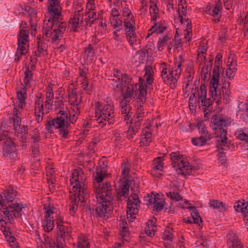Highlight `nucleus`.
Here are the masks:
<instances>
[{
	"mask_svg": "<svg viewBox=\"0 0 248 248\" xmlns=\"http://www.w3.org/2000/svg\"><path fill=\"white\" fill-rule=\"evenodd\" d=\"M110 23L117 31H119L123 28V22L119 17L116 18H110Z\"/></svg>",
	"mask_w": 248,
	"mask_h": 248,
	"instance_id": "nucleus-47",
	"label": "nucleus"
},
{
	"mask_svg": "<svg viewBox=\"0 0 248 248\" xmlns=\"http://www.w3.org/2000/svg\"><path fill=\"white\" fill-rule=\"evenodd\" d=\"M57 232L58 235L62 238H64L69 235L70 229L68 226H65L63 224L57 226Z\"/></svg>",
	"mask_w": 248,
	"mask_h": 248,
	"instance_id": "nucleus-41",
	"label": "nucleus"
},
{
	"mask_svg": "<svg viewBox=\"0 0 248 248\" xmlns=\"http://www.w3.org/2000/svg\"><path fill=\"white\" fill-rule=\"evenodd\" d=\"M210 140V136L201 135L199 138L193 139L192 140V143L196 146H202L206 143V142Z\"/></svg>",
	"mask_w": 248,
	"mask_h": 248,
	"instance_id": "nucleus-43",
	"label": "nucleus"
},
{
	"mask_svg": "<svg viewBox=\"0 0 248 248\" xmlns=\"http://www.w3.org/2000/svg\"><path fill=\"white\" fill-rule=\"evenodd\" d=\"M237 68L235 67L233 68H228L226 70V75L227 77L229 78L230 80H232L233 78L235 73L236 72Z\"/></svg>",
	"mask_w": 248,
	"mask_h": 248,
	"instance_id": "nucleus-63",
	"label": "nucleus"
},
{
	"mask_svg": "<svg viewBox=\"0 0 248 248\" xmlns=\"http://www.w3.org/2000/svg\"><path fill=\"white\" fill-rule=\"evenodd\" d=\"M208 47L206 44L202 43L198 49V59H201V61H204L206 59V56L204 55L207 50Z\"/></svg>",
	"mask_w": 248,
	"mask_h": 248,
	"instance_id": "nucleus-45",
	"label": "nucleus"
},
{
	"mask_svg": "<svg viewBox=\"0 0 248 248\" xmlns=\"http://www.w3.org/2000/svg\"><path fill=\"white\" fill-rule=\"evenodd\" d=\"M79 108L76 107L71 108L69 111V121L71 123L74 124L76 122L79 115Z\"/></svg>",
	"mask_w": 248,
	"mask_h": 248,
	"instance_id": "nucleus-40",
	"label": "nucleus"
},
{
	"mask_svg": "<svg viewBox=\"0 0 248 248\" xmlns=\"http://www.w3.org/2000/svg\"><path fill=\"white\" fill-rule=\"evenodd\" d=\"M36 57L44 56L47 55V45L41 40H39L37 43V49L36 51Z\"/></svg>",
	"mask_w": 248,
	"mask_h": 248,
	"instance_id": "nucleus-35",
	"label": "nucleus"
},
{
	"mask_svg": "<svg viewBox=\"0 0 248 248\" xmlns=\"http://www.w3.org/2000/svg\"><path fill=\"white\" fill-rule=\"evenodd\" d=\"M46 247L48 248H62V245L56 242L51 238L47 236L45 238Z\"/></svg>",
	"mask_w": 248,
	"mask_h": 248,
	"instance_id": "nucleus-46",
	"label": "nucleus"
},
{
	"mask_svg": "<svg viewBox=\"0 0 248 248\" xmlns=\"http://www.w3.org/2000/svg\"><path fill=\"white\" fill-rule=\"evenodd\" d=\"M228 123L229 121L222 116L215 115L212 118L213 129L217 136V147L218 149L225 150L228 148L226 129Z\"/></svg>",
	"mask_w": 248,
	"mask_h": 248,
	"instance_id": "nucleus-7",
	"label": "nucleus"
},
{
	"mask_svg": "<svg viewBox=\"0 0 248 248\" xmlns=\"http://www.w3.org/2000/svg\"><path fill=\"white\" fill-rule=\"evenodd\" d=\"M174 43V39H172L171 34H167L159 38L157 44L158 50L162 51L166 46H167L168 49L170 50L173 46Z\"/></svg>",
	"mask_w": 248,
	"mask_h": 248,
	"instance_id": "nucleus-21",
	"label": "nucleus"
},
{
	"mask_svg": "<svg viewBox=\"0 0 248 248\" xmlns=\"http://www.w3.org/2000/svg\"><path fill=\"white\" fill-rule=\"evenodd\" d=\"M138 88L137 84H133L128 86L125 92L123 94L122 101L129 102L134 93L136 92Z\"/></svg>",
	"mask_w": 248,
	"mask_h": 248,
	"instance_id": "nucleus-32",
	"label": "nucleus"
},
{
	"mask_svg": "<svg viewBox=\"0 0 248 248\" xmlns=\"http://www.w3.org/2000/svg\"><path fill=\"white\" fill-rule=\"evenodd\" d=\"M136 30L126 31L125 34L127 40L130 45H133L136 41Z\"/></svg>",
	"mask_w": 248,
	"mask_h": 248,
	"instance_id": "nucleus-49",
	"label": "nucleus"
},
{
	"mask_svg": "<svg viewBox=\"0 0 248 248\" xmlns=\"http://www.w3.org/2000/svg\"><path fill=\"white\" fill-rule=\"evenodd\" d=\"M156 32L157 33H161L163 32L167 28V24L165 21L158 22L154 25Z\"/></svg>",
	"mask_w": 248,
	"mask_h": 248,
	"instance_id": "nucleus-51",
	"label": "nucleus"
},
{
	"mask_svg": "<svg viewBox=\"0 0 248 248\" xmlns=\"http://www.w3.org/2000/svg\"><path fill=\"white\" fill-rule=\"evenodd\" d=\"M245 109L243 110L241 115V119L242 121L248 123V101L245 104Z\"/></svg>",
	"mask_w": 248,
	"mask_h": 248,
	"instance_id": "nucleus-64",
	"label": "nucleus"
},
{
	"mask_svg": "<svg viewBox=\"0 0 248 248\" xmlns=\"http://www.w3.org/2000/svg\"><path fill=\"white\" fill-rule=\"evenodd\" d=\"M37 62L36 52L34 51V54L31 56L30 62L28 66L30 70H34L35 69Z\"/></svg>",
	"mask_w": 248,
	"mask_h": 248,
	"instance_id": "nucleus-59",
	"label": "nucleus"
},
{
	"mask_svg": "<svg viewBox=\"0 0 248 248\" xmlns=\"http://www.w3.org/2000/svg\"><path fill=\"white\" fill-rule=\"evenodd\" d=\"M68 116L66 111L60 110L56 118L47 121L46 129L48 132L53 130V128L59 129V135L66 139L70 130V124L67 121Z\"/></svg>",
	"mask_w": 248,
	"mask_h": 248,
	"instance_id": "nucleus-8",
	"label": "nucleus"
},
{
	"mask_svg": "<svg viewBox=\"0 0 248 248\" xmlns=\"http://www.w3.org/2000/svg\"><path fill=\"white\" fill-rule=\"evenodd\" d=\"M3 141V154L5 157H9L12 161L16 160L17 157V149L16 145L8 135L7 131L0 133V141Z\"/></svg>",
	"mask_w": 248,
	"mask_h": 248,
	"instance_id": "nucleus-12",
	"label": "nucleus"
},
{
	"mask_svg": "<svg viewBox=\"0 0 248 248\" xmlns=\"http://www.w3.org/2000/svg\"><path fill=\"white\" fill-rule=\"evenodd\" d=\"M39 152V145L37 143L32 144V154H33V157L35 158L34 160L39 161L40 157L38 155Z\"/></svg>",
	"mask_w": 248,
	"mask_h": 248,
	"instance_id": "nucleus-61",
	"label": "nucleus"
},
{
	"mask_svg": "<svg viewBox=\"0 0 248 248\" xmlns=\"http://www.w3.org/2000/svg\"><path fill=\"white\" fill-rule=\"evenodd\" d=\"M29 31L25 27L21 29L18 34V45L25 46L28 42Z\"/></svg>",
	"mask_w": 248,
	"mask_h": 248,
	"instance_id": "nucleus-33",
	"label": "nucleus"
},
{
	"mask_svg": "<svg viewBox=\"0 0 248 248\" xmlns=\"http://www.w3.org/2000/svg\"><path fill=\"white\" fill-rule=\"evenodd\" d=\"M145 72L143 78L146 79L147 83L151 85L153 82V70L152 66L150 65H146L144 68Z\"/></svg>",
	"mask_w": 248,
	"mask_h": 248,
	"instance_id": "nucleus-36",
	"label": "nucleus"
},
{
	"mask_svg": "<svg viewBox=\"0 0 248 248\" xmlns=\"http://www.w3.org/2000/svg\"><path fill=\"white\" fill-rule=\"evenodd\" d=\"M158 194L152 195L148 196L147 201L150 205H154V211H161L163 209L165 205V201L163 198L159 197Z\"/></svg>",
	"mask_w": 248,
	"mask_h": 248,
	"instance_id": "nucleus-24",
	"label": "nucleus"
},
{
	"mask_svg": "<svg viewBox=\"0 0 248 248\" xmlns=\"http://www.w3.org/2000/svg\"><path fill=\"white\" fill-rule=\"evenodd\" d=\"M237 138L240 140H245L248 143V134L242 129H238L235 133Z\"/></svg>",
	"mask_w": 248,
	"mask_h": 248,
	"instance_id": "nucleus-57",
	"label": "nucleus"
},
{
	"mask_svg": "<svg viewBox=\"0 0 248 248\" xmlns=\"http://www.w3.org/2000/svg\"><path fill=\"white\" fill-rule=\"evenodd\" d=\"M122 16L123 20L125 19L133 18L134 16L132 14L131 10L128 7L125 6L123 8L122 10Z\"/></svg>",
	"mask_w": 248,
	"mask_h": 248,
	"instance_id": "nucleus-60",
	"label": "nucleus"
},
{
	"mask_svg": "<svg viewBox=\"0 0 248 248\" xmlns=\"http://www.w3.org/2000/svg\"><path fill=\"white\" fill-rule=\"evenodd\" d=\"M72 175L70 179V186H72L74 194L71 195L70 199L69 210L70 214L74 216L78 210V202H84L89 197V190L81 170H75Z\"/></svg>",
	"mask_w": 248,
	"mask_h": 248,
	"instance_id": "nucleus-2",
	"label": "nucleus"
},
{
	"mask_svg": "<svg viewBox=\"0 0 248 248\" xmlns=\"http://www.w3.org/2000/svg\"><path fill=\"white\" fill-rule=\"evenodd\" d=\"M48 11L51 16L48 20L49 24H46L43 27V34L55 42L60 40L63 36L66 28V24L62 21V17L59 0H49Z\"/></svg>",
	"mask_w": 248,
	"mask_h": 248,
	"instance_id": "nucleus-1",
	"label": "nucleus"
},
{
	"mask_svg": "<svg viewBox=\"0 0 248 248\" xmlns=\"http://www.w3.org/2000/svg\"><path fill=\"white\" fill-rule=\"evenodd\" d=\"M230 85V83L227 82V83L224 84L222 86L223 100L226 104L228 103L231 100L230 96V91L228 89Z\"/></svg>",
	"mask_w": 248,
	"mask_h": 248,
	"instance_id": "nucleus-44",
	"label": "nucleus"
},
{
	"mask_svg": "<svg viewBox=\"0 0 248 248\" xmlns=\"http://www.w3.org/2000/svg\"><path fill=\"white\" fill-rule=\"evenodd\" d=\"M234 209L237 211H240L244 215L245 218L248 217V200L245 202V200H242L235 203Z\"/></svg>",
	"mask_w": 248,
	"mask_h": 248,
	"instance_id": "nucleus-31",
	"label": "nucleus"
},
{
	"mask_svg": "<svg viewBox=\"0 0 248 248\" xmlns=\"http://www.w3.org/2000/svg\"><path fill=\"white\" fill-rule=\"evenodd\" d=\"M172 229L170 227L166 228L163 233V238L165 241H171L172 240Z\"/></svg>",
	"mask_w": 248,
	"mask_h": 248,
	"instance_id": "nucleus-55",
	"label": "nucleus"
},
{
	"mask_svg": "<svg viewBox=\"0 0 248 248\" xmlns=\"http://www.w3.org/2000/svg\"><path fill=\"white\" fill-rule=\"evenodd\" d=\"M93 191L97 202L104 203L108 205H112L114 191L109 182H105L98 186L95 184Z\"/></svg>",
	"mask_w": 248,
	"mask_h": 248,
	"instance_id": "nucleus-9",
	"label": "nucleus"
},
{
	"mask_svg": "<svg viewBox=\"0 0 248 248\" xmlns=\"http://www.w3.org/2000/svg\"><path fill=\"white\" fill-rule=\"evenodd\" d=\"M136 107H137V111L133 119L142 122L143 118L144 117L143 107L140 103V104H138Z\"/></svg>",
	"mask_w": 248,
	"mask_h": 248,
	"instance_id": "nucleus-42",
	"label": "nucleus"
},
{
	"mask_svg": "<svg viewBox=\"0 0 248 248\" xmlns=\"http://www.w3.org/2000/svg\"><path fill=\"white\" fill-rule=\"evenodd\" d=\"M46 170L47 180L50 181L51 182L53 183L55 178V171L54 168L50 166H48L46 167Z\"/></svg>",
	"mask_w": 248,
	"mask_h": 248,
	"instance_id": "nucleus-52",
	"label": "nucleus"
},
{
	"mask_svg": "<svg viewBox=\"0 0 248 248\" xmlns=\"http://www.w3.org/2000/svg\"><path fill=\"white\" fill-rule=\"evenodd\" d=\"M163 169V158L161 157H158L154 160L153 167L152 170L153 175L159 177L161 176V171Z\"/></svg>",
	"mask_w": 248,
	"mask_h": 248,
	"instance_id": "nucleus-28",
	"label": "nucleus"
},
{
	"mask_svg": "<svg viewBox=\"0 0 248 248\" xmlns=\"http://www.w3.org/2000/svg\"><path fill=\"white\" fill-rule=\"evenodd\" d=\"M209 205L213 209L220 212H223L228 210V206L225 203L218 200H210L209 202Z\"/></svg>",
	"mask_w": 248,
	"mask_h": 248,
	"instance_id": "nucleus-30",
	"label": "nucleus"
},
{
	"mask_svg": "<svg viewBox=\"0 0 248 248\" xmlns=\"http://www.w3.org/2000/svg\"><path fill=\"white\" fill-rule=\"evenodd\" d=\"M152 0L150 1V13L152 19L153 20H156L159 17V10L156 4Z\"/></svg>",
	"mask_w": 248,
	"mask_h": 248,
	"instance_id": "nucleus-37",
	"label": "nucleus"
},
{
	"mask_svg": "<svg viewBox=\"0 0 248 248\" xmlns=\"http://www.w3.org/2000/svg\"><path fill=\"white\" fill-rule=\"evenodd\" d=\"M166 195L168 198H170L171 200H175L176 201H179L182 200V197L177 192H169L166 193Z\"/></svg>",
	"mask_w": 248,
	"mask_h": 248,
	"instance_id": "nucleus-62",
	"label": "nucleus"
},
{
	"mask_svg": "<svg viewBox=\"0 0 248 248\" xmlns=\"http://www.w3.org/2000/svg\"><path fill=\"white\" fill-rule=\"evenodd\" d=\"M94 57V52L92 45L89 44L87 47L84 48L83 58L86 62H92Z\"/></svg>",
	"mask_w": 248,
	"mask_h": 248,
	"instance_id": "nucleus-34",
	"label": "nucleus"
},
{
	"mask_svg": "<svg viewBox=\"0 0 248 248\" xmlns=\"http://www.w3.org/2000/svg\"><path fill=\"white\" fill-rule=\"evenodd\" d=\"M226 242L229 248H244V245L237 234L230 231L226 236Z\"/></svg>",
	"mask_w": 248,
	"mask_h": 248,
	"instance_id": "nucleus-22",
	"label": "nucleus"
},
{
	"mask_svg": "<svg viewBox=\"0 0 248 248\" xmlns=\"http://www.w3.org/2000/svg\"><path fill=\"white\" fill-rule=\"evenodd\" d=\"M122 174L124 178H126L128 176L130 170V165L127 162H124L122 164Z\"/></svg>",
	"mask_w": 248,
	"mask_h": 248,
	"instance_id": "nucleus-53",
	"label": "nucleus"
},
{
	"mask_svg": "<svg viewBox=\"0 0 248 248\" xmlns=\"http://www.w3.org/2000/svg\"><path fill=\"white\" fill-rule=\"evenodd\" d=\"M68 101L71 105V107L80 108L81 96L77 93L75 89H72L69 91Z\"/></svg>",
	"mask_w": 248,
	"mask_h": 248,
	"instance_id": "nucleus-26",
	"label": "nucleus"
},
{
	"mask_svg": "<svg viewBox=\"0 0 248 248\" xmlns=\"http://www.w3.org/2000/svg\"><path fill=\"white\" fill-rule=\"evenodd\" d=\"M24 75L25 77L23 79V85L25 87H30V83L33 79V74L31 70L29 69V66L26 68Z\"/></svg>",
	"mask_w": 248,
	"mask_h": 248,
	"instance_id": "nucleus-39",
	"label": "nucleus"
},
{
	"mask_svg": "<svg viewBox=\"0 0 248 248\" xmlns=\"http://www.w3.org/2000/svg\"><path fill=\"white\" fill-rule=\"evenodd\" d=\"M207 91L204 85L202 84L197 91L198 102L204 110V115H207L212 111V101L210 98H206Z\"/></svg>",
	"mask_w": 248,
	"mask_h": 248,
	"instance_id": "nucleus-14",
	"label": "nucleus"
},
{
	"mask_svg": "<svg viewBox=\"0 0 248 248\" xmlns=\"http://www.w3.org/2000/svg\"><path fill=\"white\" fill-rule=\"evenodd\" d=\"M16 191L13 190H8L5 195V200L8 202L13 203V202L16 197Z\"/></svg>",
	"mask_w": 248,
	"mask_h": 248,
	"instance_id": "nucleus-56",
	"label": "nucleus"
},
{
	"mask_svg": "<svg viewBox=\"0 0 248 248\" xmlns=\"http://www.w3.org/2000/svg\"><path fill=\"white\" fill-rule=\"evenodd\" d=\"M219 66H216L212 72V77L210 81V93L211 97L219 105L221 103V95L220 91H217L219 78Z\"/></svg>",
	"mask_w": 248,
	"mask_h": 248,
	"instance_id": "nucleus-13",
	"label": "nucleus"
},
{
	"mask_svg": "<svg viewBox=\"0 0 248 248\" xmlns=\"http://www.w3.org/2000/svg\"><path fill=\"white\" fill-rule=\"evenodd\" d=\"M170 159L172 167L179 175L186 176L191 172L192 167L189 165L187 159L179 153H171L170 154Z\"/></svg>",
	"mask_w": 248,
	"mask_h": 248,
	"instance_id": "nucleus-10",
	"label": "nucleus"
},
{
	"mask_svg": "<svg viewBox=\"0 0 248 248\" xmlns=\"http://www.w3.org/2000/svg\"><path fill=\"white\" fill-rule=\"evenodd\" d=\"M183 62V56L179 55L176 59L174 66L172 67L166 63H160L159 70L161 72V77L166 84L170 85L172 88L176 86L182 72L181 66Z\"/></svg>",
	"mask_w": 248,
	"mask_h": 248,
	"instance_id": "nucleus-4",
	"label": "nucleus"
},
{
	"mask_svg": "<svg viewBox=\"0 0 248 248\" xmlns=\"http://www.w3.org/2000/svg\"><path fill=\"white\" fill-rule=\"evenodd\" d=\"M185 5H181L178 6V12L179 14V18L180 21H183V19H185L184 16H186L187 15V8Z\"/></svg>",
	"mask_w": 248,
	"mask_h": 248,
	"instance_id": "nucleus-58",
	"label": "nucleus"
},
{
	"mask_svg": "<svg viewBox=\"0 0 248 248\" xmlns=\"http://www.w3.org/2000/svg\"><path fill=\"white\" fill-rule=\"evenodd\" d=\"M139 94L138 98V101L137 102L138 104H140V103L141 104H143V103L145 102L146 100V95L147 94V86L146 83L144 79L142 78H140L139 79Z\"/></svg>",
	"mask_w": 248,
	"mask_h": 248,
	"instance_id": "nucleus-25",
	"label": "nucleus"
},
{
	"mask_svg": "<svg viewBox=\"0 0 248 248\" xmlns=\"http://www.w3.org/2000/svg\"><path fill=\"white\" fill-rule=\"evenodd\" d=\"M95 120L99 126L103 127L108 123L109 125L114 122V106L111 102H97L94 108Z\"/></svg>",
	"mask_w": 248,
	"mask_h": 248,
	"instance_id": "nucleus-6",
	"label": "nucleus"
},
{
	"mask_svg": "<svg viewBox=\"0 0 248 248\" xmlns=\"http://www.w3.org/2000/svg\"><path fill=\"white\" fill-rule=\"evenodd\" d=\"M120 112L123 116V119L126 124H128V121L131 117L132 107L129 102L121 100L119 104Z\"/></svg>",
	"mask_w": 248,
	"mask_h": 248,
	"instance_id": "nucleus-23",
	"label": "nucleus"
},
{
	"mask_svg": "<svg viewBox=\"0 0 248 248\" xmlns=\"http://www.w3.org/2000/svg\"><path fill=\"white\" fill-rule=\"evenodd\" d=\"M197 127L199 129L200 133L202 136H210L206 128L205 127L204 123L202 121H200L198 122Z\"/></svg>",
	"mask_w": 248,
	"mask_h": 248,
	"instance_id": "nucleus-54",
	"label": "nucleus"
},
{
	"mask_svg": "<svg viewBox=\"0 0 248 248\" xmlns=\"http://www.w3.org/2000/svg\"><path fill=\"white\" fill-rule=\"evenodd\" d=\"M222 9L221 0H218L215 4H208L205 9V12L212 17V20L215 23H217L220 20Z\"/></svg>",
	"mask_w": 248,
	"mask_h": 248,
	"instance_id": "nucleus-15",
	"label": "nucleus"
},
{
	"mask_svg": "<svg viewBox=\"0 0 248 248\" xmlns=\"http://www.w3.org/2000/svg\"><path fill=\"white\" fill-rule=\"evenodd\" d=\"M106 173L103 172L102 170L99 171L98 170L96 171L95 174L94 175V180L95 181L94 182L93 188L95 187V185L96 184L98 186L101 184L100 183L103 181Z\"/></svg>",
	"mask_w": 248,
	"mask_h": 248,
	"instance_id": "nucleus-48",
	"label": "nucleus"
},
{
	"mask_svg": "<svg viewBox=\"0 0 248 248\" xmlns=\"http://www.w3.org/2000/svg\"><path fill=\"white\" fill-rule=\"evenodd\" d=\"M75 248H90V242L89 238L83 234H80L77 237V243L73 244Z\"/></svg>",
	"mask_w": 248,
	"mask_h": 248,
	"instance_id": "nucleus-27",
	"label": "nucleus"
},
{
	"mask_svg": "<svg viewBox=\"0 0 248 248\" xmlns=\"http://www.w3.org/2000/svg\"><path fill=\"white\" fill-rule=\"evenodd\" d=\"M129 189L128 182L124 181L122 183L120 189L117 192L116 198L118 200L122 201L128 197L127 203V218L129 221L132 222L139 212L140 201L138 195L136 193H133L129 197Z\"/></svg>",
	"mask_w": 248,
	"mask_h": 248,
	"instance_id": "nucleus-3",
	"label": "nucleus"
},
{
	"mask_svg": "<svg viewBox=\"0 0 248 248\" xmlns=\"http://www.w3.org/2000/svg\"><path fill=\"white\" fill-rule=\"evenodd\" d=\"M121 82L119 83H117L116 85V88L118 90H121L122 87L124 86V82L125 83H129L130 82V78L128 77V76L126 74H121Z\"/></svg>",
	"mask_w": 248,
	"mask_h": 248,
	"instance_id": "nucleus-50",
	"label": "nucleus"
},
{
	"mask_svg": "<svg viewBox=\"0 0 248 248\" xmlns=\"http://www.w3.org/2000/svg\"><path fill=\"white\" fill-rule=\"evenodd\" d=\"M53 84H48L46 89L45 101L44 102L45 109L44 107V101L42 98V95L39 94L36 96L34 100V113L36 121L38 123H41L43 119L44 110L46 113L52 110V104L54 99V94L53 91Z\"/></svg>",
	"mask_w": 248,
	"mask_h": 248,
	"instance_id": "nucleus-5",
	"label": "nucleus"
},
{
	"mask_svg": "<svg viewBox=\"0 0 248 248\" xmlns=\"http://www.w3.org/2000/svg\"><path fill=\"white\" fill-rule=\"evenodd\" d=\"M3 203L2 197L0 195V206L5 216V219L10 223H12L13 221V218H16L21 216L23 213L22 209L26 207L25 204L16 202L11 203L8 207H4Z\"/></svg>",
	"mask_w": 248,
	"mask_h": 248,
	"instance_id": "nucleus-11",
	"label": "nucleus"
},
{
	"mask_svg": "<svg viewBox=\"0 0 248 248\" xmlns=\"http://www.w3.org/2000/svg\"><path fill=\"white\" fill-rule=\"evenodd\" d=\"M78 6L79 7L76 8L73 17L69 20V26L74 31H77L79 25L82 23L83 18V8H81L79 5H78Z\"/></svg>",
	"mask_w": 248,
	"mask_h": 248,
	"instance_id": "nucleus-18",
	"label": "nucleus"
},
{
	"mask_svg": "<svg viewBox=\"0 0 248 248\" xmlns=\"http://www.w3.org/2000/svg\"><path fill=\"white\" fill-rule=\"evenodd\" d=\"M153 122L150 120H148L144 124V127L142 128L140 136V146H148L150 145V142L152 141L153 129L151 128Z\"/></svg>",
	"mask_w": 248,
	"mask_h": 248,
	"instance_id": "nucleus-17",
	"label": "nucleus"
},
{
	"mask_svg": "<svg viewBox=\"0 0 248 248\" xmlns=\"http://www.w3.org/2000/svg\"><path fill=\"white\" fill-rule=\"evenodd\" d=\"M95 213L99 217L108 218L112 214L111 205L97 202Z\"/></svg>",
	"mask_w": 248,
	"mask_h": 248,
	"instance_id": "nucleus-20",
	"label": "nucleus"
},
{
	"mask_svg": "<svg viewBox=\"0 0 248 248\" xmlns=\"http://www.w3.org/2000/svg\"><path fill=\"white\" fill-rule=\"evenodd\" d=\"M45 218L42 222V226L46 232H50L54 228V215L55 214L52 208L46 209L45 213Z\"/></svg>",
	"mask_w": 248,
	"mask_h": 248,
	"instance_id": "nucleus-19",
	"label": "nucleus"
},
{
	"mask_svg": "<svg viewBox=\"0 0 248 248\" xmlns=\"http://www.w3.org/2000/svg\"><path fill=\"white\" fill-rule=\"evenodd\" d=\"M17 106L14 108L13 116L10 117L9 121L10 124H13L14 129L18 130L21 125V118L19 114L21 109L25 106V100H18L16 101Z\"/></svg>",
	"mask_w": 248,
	"mask_h": 248,
	"instance_id": "nucleus-16",
	"label": "nucleus"
},
{
	"mask_svg": "<svg viewBox=\"0 0 248 248\" xmlns=\"http://www.w3.org/2000/svg\"><path fill=\"white\" fill-rule=\"evenodd\" d=\"M123 23L125 31L136 30V23L134 18L124 19Z\"/></svg>",
	"mask_w": 248,
	"mask_h": 248,
	"instance_id": "nucleus-38",
	"label": "nucleus"
},
{
	"mask_svg": "<svg viewBox=\"0 0 248 248\" xmlns=\"http://www.w3.org/2000/svg\"><path fill=\"white\" fill-rule=\"evenodd\" d=\"M191 217L185 219V222L188 223H195L199 224L202 223V219L199 216V214L195 207L190 208Z\"/></svg>",
	"mask_w": 248,
	"mask_h": 248,
	"instance_id": "nucleus-29",
	"label": "nucleus"
}]
</instances>
